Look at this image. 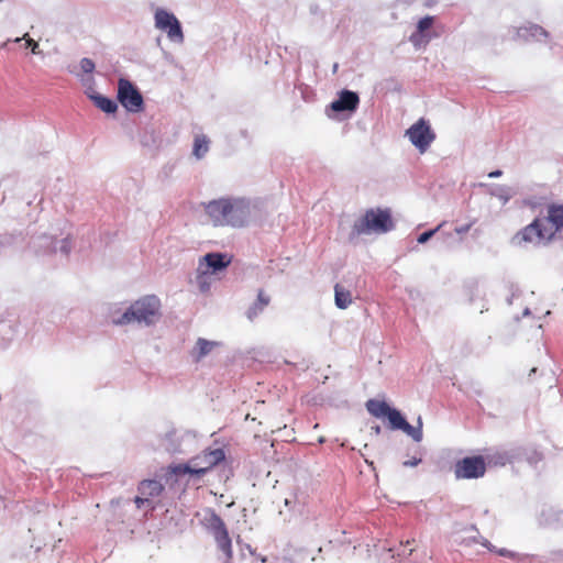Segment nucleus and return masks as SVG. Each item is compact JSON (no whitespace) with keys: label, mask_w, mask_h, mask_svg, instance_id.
<instances>
[{"label":"nucleus","mask_w":563,"mask_h":563,"mask_svg":"<svg viewBox=\"0 0 563 563\" xmlns=\"http://www.w3.org/2000/svg\"><path fill=\"white\" fill-rule=\"evenodd\" d=\"M473 223L474 222L467 223V224L462 225V227H456L454 231H455L456 234L462 235V234H464V233L470 231V229L472 228Z\"/></svg>","instance_id":"bb28decb"},{"label":"nucleus","mask_w":563,"mask_h":563,"mask_svg":"<svg viewBox=\"0 0 563 563\" xmlns=\"http://www.w3.org/2000/svg\"><path fill=\"white\" fill-rule=\"evenodd\" d=\"M443 224H444V223H441V224H439L435 229H433V230H429V231L423 232L422 234H420V235L418 236V240H417V241H418V243L423 244V243H426L427 241H429V240L434 235V233H435L437 231H439V230L443 227Z\"/></svg>","instance_id":"5701e85b"},{"label":"nucleus","mask_w":563,"mask_h":563,"mask_svg":"<svg viewBox=\"0 0 563 563\" xmlns=\"http://www.w3.org/2000/svg\"><path fill=\"white\" fill-rule=\"evenodd\" d=\"M367 411L375 418H387L388 427L391 430H401L411 437L416 442H421L423 438L422 421L418 418L417 427L411 426L400 413L399 410L391 408L386 401L369 399L366 401Z\"/></svg>","instance_id":"f03ea898"},{"label":"nucleus","mask_w":563,"mask_h":563,"mask_svg":"<svg viewBox=\"0 0 563 563\" xmlns=\"http://www.w3.org/2000/svg\"><path fill=\"white\" fill-rule=\"evenodd\" d=\"M501 175V172L500 170H496V172H492L488 174V177L490 178H494V177H498Z\"/></svg>","instance_id":"c756f323"},{"label":"nucleus","mask_w":563,"mask_h":563,"mask_svg":"<svg viewBox=\"0 0 563 563\" xmlns=\"http://www.w3.org/2000/svg\"><path fill=\"white\" fill-rule=\"evenodd\" d=\"M485 473L486 463L482 455L465 456L454 465L456 479H476L483 477Z\"/></svg>","instance_id":"0eeeda50"},{"label":"nucleus","mask_w":563,"mask_h":563,"mask_svg":"<svg viewBox=\"0 0 563 563\" xmlns=\"http://www.w3.org/2000/svg\"><path fill=\"white\" fill-rule=\"evenodd\" d=\"M421 462L420 459H412L410 461L404 462L405 466H417Z\"/></svg>","instance_id":"cd10ccee"},{"label":"nucleus","mask_w":563,"mask_h":563,"mask_svg":"<svg viewBox=\"0 0 563 563\" xmlns=\"http://www.w3.org/2000/svg\"><path fill=\"white\" fill-rule=\"evenodd\" d=\"M22 40H25V43H26V46L27 47H31V51L33 54H37V48H38V44L31 37H29V34L25 33L23 36H22ZM21 41V38H16L15 42H19Z\"/></svg>","instance_id":"393cba45"},{"label":"nucleus","mask_w":563,"mask_h":563,"mask_svg":"<svg viewBox=\"0 0 563 563\" xmlns=\"http://www.w3.org/2000/svg\"><path fill=\"white\" fill-rule=\"evenodd\" d=\"M137 489L142 496L150 498L159 496L164 490V486L158 481L144 479L139 484Z\"/></svg>","instance_id":"2eb2a0df"},{"label":"nucleus","mask_w":563,"mask_h":563,"mask_svg":"<svg viewBox=\"0 0 563 563\" xmlns=\"http://www.w3.org/2000/svg\"><path fill=\"white\" fill-rule=\"evenodd\" d=\"M533 34L536 35L537 33H540V34H545V31L541 27V26H538V25H534L533 27Z\"/></svg>","instance_id":"c85d7f7f"},{"label":"nucleus","mask_w":563,"mask_h":563,"mask_svg":"<svg viewBox=\"0 0 563 563\" xmlns=\"http://www.w3.org/2000/svg\"><path fill=\"white\" fill-rule=\"evenodd\" d=\"M360 103L356 92L350 90L341 91L339 99L331 103V109L336 112L354 111Z\"/></svg>","instance_id":"ddd939ff"},{"label":"nucleus","mask_w":563,"mask_h":563,"mask_svg":"<svg viewBox=\"0 0 563 563\" xmlns=\"http://www.w3.org/2000/svg\"><path fill=\"white\" fill-rule=\"evenodd\" d=\"M406 136L420 153H424L435 140V133L431 129L430 123L423 118L419 119L406 131Z\"/></svg>","instance_id":"6e6552de"},{"label":"nucleus","mask_w":563,"mask_h":563,"mask_svg":"<svg viewBox=\"0 0 563 563\" xmlns=\"http://www.w3.org/2000/svg\"><path fill=\"white\" fill-rule=\"evenodd\" d=\"M271 298L263 289L258 290L256 301L249 308L247 318L252 321L269 305Z\"/></svg>","instance_id":"dca6fc26"},{"label":"nucleus","mask_w":563,"mask_h":563,"mask_svg":"<svg viewBox=\"0 0 563 563\" xmlns=\"http://www.w3.org/2000/svg\"><path fill=\"white\" fill-rule=\"evenodd\" d=\"M375 433L376 434H379L380 433V427L379 426H376L375 428H373Z\"/></svg>","instance_id":"7c9ffc66"},{"label":"nucleus","mask_w":563,"mask_h":563,"mask_svg":"<svg viewBox=\"0 0 563 563\" xmlns=\"http://www.w3.org/2000/svg\"><path fill=\"white\" fill-rule=\"evenodd\" d=\"M118 99L131 112H139L143 108V97L128 79H120L118 84Z\"/></svg>","instance_id":"9d476101"},{"label":"nucleus","mask_w":563,"mask_h":563,"mask_svg":"<svg viewBox=\"0 0 563 563\" xmlns=\"http://www.w3.org/2000/svg\"><path fill=\"white\" fill-rule=\"evenodd\" d=\"M335 305L340 309H346L352 303V295L350 290L345 289L341 285L334 286Z\"/></svg>","instance_id":"a211bd4d"},{"label":"nucleus","mask_w":563,"mask_h":563,"mask_svg":"<svg viewBox=\"0 0 563 563\" xmlns=\"http://www.w3.org/2000/svg\"><path fill=\"white\" fill-rule=\"evenodd\" d=\"M548 218L555 232L563 228V206L549 207Z\"/></svg>","instance_id":"6ab92c4d"},{"label":"nucleus","mask_w":563,"mask_h":563,"mask_svg":"<svg viewBox=\"0 0 563 563\" xmlns=\"http://www.w3.org/2000/svg\"><path fill=\"white\" fill-rule=\"evenodd\" d=\"M96 106L106 113H114L118 109L117 103L103 96H97L93 98Z\"/></svg>","instance_id":"412c9836"},{"label":"nucleus","mask_w":563,"mask_h":563,"mask_svg":"<svg viewBox=\"0 0 563 563\" xmlns=\"http://www.w3.org/2000/svg\"><path fill=\"white\" fill-rule=\"evenodd\" d=\"M80 68L84 73L90 74L95 70V63L90 58H82L80 60Z\"/></svg>","instance_id":"b1692460"},{"label":"nucleus","mask_w":563,"mask_h":563,"mask_svg":"<svg viewBox=\"0 0 563 563\" xmlns=\"http://www.w3.org/2000/svg\"><path fill=\"white\" fill-rule=\"evenodd\" d=\"M205 527L213 536L219 550L225 556L227 563H231L233 558L232 540L222 518L216 511L210 510L205 517Z\"/></svg>","instance_id":"39448f33"},{"label":"nucleus","mask_w":563,"mask_h":563,"mask_svg":"<svg viewBox=\"0 0 563 563\" xmlns=\"http://www.w3.org/2000/svg\"><path fill=\"white\" fill-rule=\"evenodd\" d=\"M219 342L199 338L190 352L194 362L199 363L205 356L209 355L214 347L219 346Z\"/></svg>","instance_id":"4468645a"},{"label":"nucleus","mask_w":563,"mask_h":563,"mask_svg":"<svg viewBox=\"0 0 563 563\" xmlns=\"http://www.w3.org/2000/svg\"><path fill=\"white\" fill-rule=\"evenodd\" d=\"M555 234V230L550 223L549 218H537L525 227L520 232H518L514 241L518 245L522 243H536L539 244L541 242L550 240Z\"/></svg>","instance_id":"423d86ee"},{"label":"nucleus","mask_w":563,"mask_h":563,"mask_svg":"<svg viewBox=\"0 0 563 563\" xmlns=\"http://www.w3.org/2000/svg\"><path fill=\"white\" fill-rule=\"evenodd\" d=\"M206 212L214 225L243 227L249 220L250 207L241 199L221 198L210 201Z\"/></svg>","instance_id":"f257e3e1"},{"label":"nucleus","mask_w":563,"mask_h":563,"mask_svg":"<svg viewBox=\"0 0 563 563\" xmlns=\"http://www.w3.org/2000/svg\"><path fill=\"white\" fill-rule=\"evenodd\" d=\"M394 229V221L389 209L371 208L355 220L352 227V235L383 234Z\"/></svg>","instance_id":"20e7f679"},{"label":"nucleus","mask_w":563,"mask_h":563,"mask_svg":"<svg viewBox=\"0 0 563 563\" xmlns=\"http://www.w3.org/2000/svg\"><path fill=\"white\" fill-rule=\"evenodd\" d=\"M434 24V16L427 15L420 19L417 23L416 31L409 36L410 43L416 48L426 47L432 37L437 34L432 31Z\"/></svg>","instance_id":"f8f14e48"},{"label":"nucleus","mask_w":563,"mask_h":563,"mask_svg":"<svg viewBox=\"0 0 563 563\" xmlns=\"http://www.w3.org/2000/svg\"><path fill=\"white\" fill-rule=\"evenodd\" d=\"M224 459L225 454L222 449L206 450L201 455L194 457L190 463L195 465V475L200 477L220 464Z\"/></svg>","instance_id":"9b49d317"},{"label":"nucleus","mask_w":563,"mask_h":563,"mask_svg":"<svg viewBox=\"0 0 563 563\" xmlns=\"http://www.w3.org/2000/svg\"><path fill=\"white\" fill-rule=\"evenodd\" d=\"M154 19L155 27L165 32L170 41L178 43L184 41L180 23L173 13L164 9H157Z\"/></svg>","instance_id":"1a4fd4ad"},{"label":"nucleus","mask_w":563,"mask_h":563,"mask_svg":"<svg viewBox=\"0 0 563 563\" xmlns=\"http://www.w3.org/2000/svg\"><path fill=\"white\" fill-rule=\"evenodd\" d=\"M194 470H195V465L191 463L190 464H175V465H170L168 467V472L176 476L184 475V474L195 475Z\"/></svg>","instance_id":"4be33fe9"},{"label":"nucleus","mask_w":563,"mask_h":563,"mask_svg":"<svg viewBox=\"0 0 563 563\" xmlns=\"http://www.w3.org/2000/svg\"><path fill=\"white\" fill-rule=\"evenodd\" d=\"M209 143H210V141L206 135H203V134L196 135L195 141H194L192 154L198 159L202 158L209 151Z\"/></svg>","instance_id":"aec40b11"},{"label":"nucleus","mask_w":563,"mask_h":563,"mask_svg":"<svg viewBox=\"0 0 563 563\" xmlns=\"http://www.w3.org/2000/svg\"><path fill=\"white\" fill-rule=\"evenodd\" d=\"M208 267L212 268L213 272L225 268L230 265L231 258H228L225 254L221 253H209L203 257Z\"/></svg>","instance_id":"f3484780"},{"label":"nucleus","mask_w":563,"mask_h":563,"mask_svg":"<svg viewBox=\"0 0 563 563\" xmlns=\"http://www.w3.org/2000/svg\"><path fill=\"white\" fill-rule=\"evenodd\" d=\"M161 300L155 295H147L135 300L121 317L113 319L115 325L132 322L153 324L161 316Z\"/></svg>","instance_id":"7ed1b4c3"},{"label":"nucleus","mask_w":563,"mask_h":563,"mask_svg":"<svg viewBox=\"0 0 563 563\" xmlns=\"http://www.w3.org/2000/svg\"><path fill=\"white\" fill-rule=\"evenodd\" d=\"M134 503L136 505V508L141 509L145 504L148 503V498L146 496H136L134 498Z\"/></svg>","instance_id":"a878e982"}]
</instances>
